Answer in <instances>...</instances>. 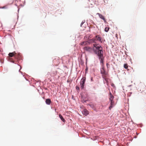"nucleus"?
<instances>
[{
	"label": "nucleus",
	"mask_w": 146,
	"mask_h": 146,
	"mask_svg": "<svg viewBox=\"0 0 146 146\" xmlns=\"http://www.w3.org/2000/svg\"><path fill=\"white\" fill-rule=\"evenodd\" d=\"M93 50L94 53L97 54L100 59V62L104 65L103 62L104 60L103 51L102 47L98 44H94Z\"/></svg>",
	"instance_id": "1"
},
{
	"label": "nucleus",
	"mask_w": 146,
	"mask_h": 146,
	"mask_svg": "<svg viewBox=\"0 0 146 146\" xmlns=\"http://www.w3.org/2000/svg\"><path fill=\"white\" fill-rule=\"evenodd\" d=\"M101 73L102 74V76L104 77L105 78L106 77L108 74L107 72L106 71L103 65H102V68L101 69Z\"/></svg>",
	"instance_id": "2"
},
{
	"label": "nucleus",
	"mask_w": 146,
	"mask_h": 146,
	"mask_svg": "<svg viewBox=\"0 0 146 146\" xmlns=\"http://www.w3.org/2000/svg\"><path fill=\"white\" fill-rule=\"evenodd\" d=\"M86 81V77H83L81 79L80 82V86L82 89H83L84 88V84Z\"/></svg>",
	"instance_id": "3"
},
{
	"label": "nucleus",
	"mask_w": 146,
	"mask_h": 146,
	"mask_svg": "<svg viewBox=\"0 0 146 146\" xmlns=\"http://www.w3.org/2000/svg\"><path fill=\"white\" fill-rule=\"evenodd\" d=\"M84 49L87 51L91 52L92 51V49L90 47L88 46H86L84 48Z\"/></svg>",
	"instance_id": "4"
},
{
	"label": "nucleus",
	"mask_w": 146,
	"mask_h": 146,
	"mask_svg": "<svg viewBox=\"0 0 146 146\" xmlns=\"http://www.w3.org/2000/svg\"><path fill=\"white\" fill-rule=\"evenodd\" d=\"M97 15H98L99 17H100V19H101L103 20L104 21L105 23H106V19H105V17L102 14H101L99 13H97Z\"/></svg>",
	"instance_id": "5"
},
{
	"label": "nucleus",
	"mask_w": 146,
	"mask_h": 146,
	"mask_svg": "<svg viewBox=\"0 0 146 146\" xmlns=\"http://www.w3.org/2000/svg\"><path fill=\"white\" fill-rule=\"evenodd\" d=\"M15 57L17 59H19L21 57V54L20 53H16L15 55Z\"/></svg>",
	"instance_id": "6"
},
{
	"label": "nucleus",
	"mask_w": 146,
	"mask_h": 146,
	"mask_svg": "<svg viewBox=\"0 0 146 146\" xmlns=\"http://www.w3.org/2000/svg\"><path fill=\"white\" fill-rule=\"evenodd\" d=\"M96 41H98L100 42H102L101 38L100 36L99 35H97L95 36Z\"/></svg>",
	"instance_id": "7"
},
{
	"label": "nucleus",
	"mask_w": 146,
	"mask_h": 146,
	"mask_svg": "<svg viewBox=\"0 0 146 146\" xmlns=\"http://www.w3.org/2000/svg\"><path fill=\"white\" fill-rule=\"evenodd\" d=\"M82 113L84 115H87L89 113V111L85 109L82 111Z\"/></svg>",
	"instance_id": "8"
},
{
	"label": "nucleus",
	"mask_w": 146,
	"mask_h": 146,
	"mask_svg": "<svg viewBox=\"0 0 146 146\" xmlns=\"http://www.w3.org/2000/svg\"><path fill=\"white\" fill-rule=\"evenodd\" d=\"M110 106L109 107V108L110 110H111V108H112L114 105V102L113 100L110 101Z\"/></svg>",
	"instance_id": "9"
},
{
	"label": "nucleus",
	"mask_w": 146,
	"mask_h": 146,
	"mask_svg": "<svg viewBox=\"0 0 146 146\" xmlns=\"http://www.w3.org/2000/svg\"><path fill=\"white\" fill-rule=\"evenodd\" d=\"M15 54H16V53L15 52V51H14L13 52L9 53V56L10 57H12L13 56L15 57Z\"/></svg>",
	"instance_id": "10"
},
{
	"label": "nucleus",
	"mask_w": 146,
	"mask_h": 146,
	"mask_svg": "<svg viewBox=\"0 0 146 146\" xmlns=\"http://www.w3.org/2000/svg\"><path fill=\"white\" fill-rule=\"evenodd\" d=\"M46 103L48 105H50L51 102V101L50 99H47L46 100Z\"/></svg>",
	"instance_id": "11"
},
{
	"label": "nucleus",
	"mask_w": 146,
	"mask_h": 146,
	"mask_svg": "<svg viewBox=\"0 0 146 146\" xmlns=\"http://www.w3.org/2000/svg\"><path fill=\"white\" fill-rule=\"evenodd\" d=\"M96 38H94L91 39L89 40V42H96Z\"/></svg>",
	"instance_id": "12"
},
{
	"label": "nucleus",
	"mask_w": 146,
	"mask_h": 146,
	"mask_svg": "<svg viewBox=\"0 0 146 146\" xmlns=\"http://www.w3.org/2000/svg\"><path fill=\"white\" fill-rule=\"evenodd\" d=\"M59 117L62 121H63L64 122L65 121V120L63 118V117L61 114H59Z\"/></svg>",
	"instance_id": "13"
},
{
	"label": "nucleus",
	"mask_w": 146,
	"mask_h": 146,
	"mask_svg": "<svg viewBox=\"0 0 146 146\" xmlns=\"http://www.w3.org/2000/svg\"><path fill=\"white\" fill-rule=\"evenodd\" d=\"M87 42H83L80 43L81 45L84 46L87 44Z\"/></svg>",
	"instance_id": "14"
},
{
	"label": "nucleus",
	"mask_w": 146,
	"mask_h": 146,
	"mask_svg": "<svg viewBox=\"0 0 146 146\" xmlns=\"http://www.w3.org/2000/svg\"><path fill=\"white\" fill-rule=\"evenodd\" d=\"M124 68L125 69H127L128 68V65L127 64H125L123 66Z\"/></svg>",
	"instance_id": "15"
},
{
	"label": "nucleus",
	"mask_w": 146,
	"mask_h": 146,
	"mask_svg": "<svg viewBox=\"0 0 146 146\" xmlns=\"http://www.w3.org/2000/svg\"><path fill=\"white\" fill-rule=\"evenodd\" d=\"M110 28L109 27H106L105 28V31L106 32H108L109 29Z\"/></svg>",
	"instance_id": "16"
},
{
	"label": "nucleus",
	"mask_w": 146,
	"mask_h": 146,
	"mask_svg": "<svg viewBox=\"0 0 146 146\" xmlns=\"http://www.w3.org/2000/svg\"><path fill=\"white\" fill-rule=\"evenodd\" d=\"M114 98V96H110V101L113 100V99Z\"/></svg>",
	"instance_id": "17"
},
{
	"label": "nucleus",
	"mask_w": 146,
	"mask_h": 146,
	"mask_svg": "<svg viewBox=\"0 0 146 146\" xmlns=\"http://www.w3.org/2000/svg\"><path fill=\"white\" fill-rule=\"evenodd\" d=\"M89 106H90V107L92 108H94V105L92 104H89Z\"/></svg>",
	"instance_id": "18"
},
{
	"label": "nucleus",
	"mask_w": 146,
	"mask_h": 146,
	"mask_svg": "<svg viewBox=\"0 0 146 146\" xmlns=\"http://www.w3.org/2000/svg\"><path fill=\"white\" fill-rule=\"evenodd\" d=\"M76 89L77 90H79V87L78 86H76Z\"/></svg>",
	"instance_id": "19"
},
{
	"label": "nucleus",
	"mask_w": 146,
	"mask_h": 146,
	"mask_svg": "<svg viewBox=\"0 0 146 146\" xmlns=\"http://www.w3.org/2000/svg\"><path fill=\"white\" fill-rule=\"evenodd\" d=\"M109 95H110V96H113V95H112V94H111V92H110Z\"/></svg>",
	"instance_id": "20"
},
{
	"label": "nucleus",
	"mask_w": 146,
	"mask_h": 146,
	"mask_svg": "<svg viewBox=\"0 0 146 146\" xmlns=\"http://www.w3.org/2000/svg\"><path fill=\"white\" fill-rule=\"evenodd\" d=\"M111 86H112L114 87V84H111Z\"/></svg>",
	"instance_id": "21"
},
{
	"label": "nucleus",
	"mask_w": 146,
	"mask_h": 146,
	"mask_svg": "<svg viewBox=\"0 0 146 146\" xmlns=\"http://www.w3.org/2000/svg\"><path fill=\"white\" fill-rule=\"evenodd\" d=\"M86 100H85L84 101V102H86Z\"/></svg>",
	"instance_id": "22"
},
{
	"label": "nucleus",
	"mask_w": 146,
	"mask_h": 146,
	"mask_svg": "<svg viewBox=\"0 0 146 146\" xmlns=\"http://www.w3.org/2000/svg\"><path fill=\"white\" fill-rule=\"evenodd\" d=\"M55 72V73H56V74H56V72Z\"/></svg>",
	"instance_id": "23"
},
{
	"label": "nucleus",
	"mask_w": 146,
	"mask_h": 146,
	"mask_svg": "<svg viewBox=\"0 0 146 146\" xmlns=\"http://www.w3.org/2000/svg\"><path fill=\"white\" fill-rule=\"evenodd\" d=\"M105 80H106V78H105Z\"/></svg>",
	"instance_id": "24"
},
{
	"label": "nucleus",
	"mask_w": 146,
	"mask_h": 146,
	"mask_svg": "<svg viewBox=\"0 0 146 146\" xmlns=\"http://www.w3.org/2000/svg\"><path fill=\"white\" fill-rule=\"evenodd\" d=\"M86 70H87V69H86Z\"/></svg>",
	"instance_id": "25"
}]
</instances>
